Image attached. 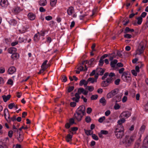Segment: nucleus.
Returning <instances> with one entry per match:
<instances>
[{"instance_id": "72a5a7b5", "label": "nucleus", "mask_w": 148, "mask_h": 148, "mask_svg": "<svg viewBox=\"0 0 148 148\" xmlns=\"http://www.w3.org/2000/svg\"><path fill=\"white\" fill-rule=\"evenodd\" d=\"M6 111L8 113V109L7 108H5L4 110V115L5 117V118L6 120L7 121L8 123H10V120H8L6 117V114L5 113V111Z\"/></svg>"}, {"instance_id": "8fccbe9b", "label": "nucleus", "mask_w": 148, "mask_h": 148, "mask_svg": "<svg viewBox=\"0 0 148 148\" xmlns=\"http://www.w3.org/2000/svg\"><path fill=\"white\" fill-rule=\"evenodd\" d=\"M92 138L94 139L95 140H97L99 139L98 136L95 134H92Z\"/></svg>"}, {"instance_id": "f03ea898", "label": "nucleus", "mask_w": 148, "mask_h": 148, "mask_svg": "<svg viewBox=\"0 0 148 148\" xmlns=\"http://www.w3.org/2000/svg\"><path fill=\"white\" fill-rule=\"evenodd\" d=\"M114 135L117 139H121L124 135V130L123 126L116 127L114 132Z\"/></svg>"}, {"instance_id": "f8f14e48", "label": "nucleus", "mask_w": 148, "mask_h": 148, "mask_svg": "<svg viewBox=\"0 0 148 148\" xmlns=\"http://www.w3.org/2000/svg\"><path fill=\"white\" fill-rule=\"evenodd\" d=\"M16 71V69L15 67L12 66L10 67L8 71V72L9 74H12L14 73Z\"/></svg>"}, {"instance_id": "2f4dec72", "label": "nucleus", "mask_w": 148, "mask_h": 148, "mask_svg": "<svg viewBox=\"0 0 148 148\" xmlns=\"http://www.w3.org/2000/svg\"><path fill=\"white\" fill-rule=\"evenodd\" d=\"M18 141L20 142H21L23 140V135L21 134H19V136L17 138Z\"/></svg>"}, {"instance_id": "c756f323", "label": "nucleus", "mask_w": 148, "mask_h": 148, "mask_svg": "<svg viewBox=\"0 0 148 148\" xmlns=\"http://www.w3.org/2000/svg\"><path fill=\"white\" fill-rule=\"evenodd\" d=\"M9 24L12 25H15L17 24V21L14 19H11L9 21Z\"/></svg>"}, {"instance_id": "052dcab7", "label": "nucleus", "mask_w": 148, "mask_h": 148, "mask_svg": "<svg viewBox=\"0 0 148 148\" xmlns=\"http://www.w3.org/2000/svg\"><path fill=\"white\" fill-rule=\"evenodd\" d=\"M76 103L74 102H71L70 103V106L73 107H74L76 106Z\"/></svg>"}, {"instance_id": "dca6fc26", "label": "nucleus", "mask_w": 148, "mask_h": 148, "mask_svg": "<svg viewBox=\"0 0 148 148\" xmlns=\"http://www.w3.org/2000/svg\"><path fill=\"white\" fill-rule=\"evenodd\" d=\"M16 50V49L13 47H10L8 49V52L9 53L12 54L15 53Z\"/></svg>"}, {"instance_id": "cd10ccee", "label": "nucleus", "mask_w": 148, "mask_h": 148, "mask_svg": "<svg viewBox=\"0 0 148 148\" xmlns=\"http://www.w3.org/2000/svg\"><path fill=\"white\" fill-rule=\"evenodd\" d=\"M119 91V89L118 88H116L112 90L110 92L113 97Z\"/></svg>"}, {"instance_id": "9d476101", "label": "nucleus", "mask_w": 148, "mask_h": 148, "mask_svg": "<svg viewBox=\"0 0 148 148\" xmlns=\"http://www.w3.org/2000/svg\"><path fill=\"white\" fill-rule=\"evenodd\" d=\"M105 72V70L100 68H97L96 69V74H98V77L99 75H102Z\"/></svg>"}, {"instance_id": "5701e85b", "label": "nucleus", "mask_w": 148, "mask_h": 148, "mask_svg": "<svg viewBox=\"0 0 148 148\" xmlns=\"http://www.w3.org/2000/svg\"><path fill=\"white\" fill-rule=\"evenodd\" d=\"M19 57V54L16 52L13 54H12L11 56V58L13 59H18Z\"/></svg>"}, {"instance_id": "1a4fd4ad", "label": "nucleus", "mask_w": 148, "mask_h": 148, "mask_svg": "<svg viewBox=\"0 0 148 148\" xmlns=\"http://www.w3.org/2000/svg\"><path fill=\"white\" fill-rule=\"evenodd\" d=\"M116 97L118 98V99H116V103L114 106V108L116 110H117L119 109L120 108V106L117 103V102L120 100L121 97H120L119 95H117Z\"/></svg>"}, {"instance_id": "58836bf2", "label": "nucleus", "mask_w": 148, "mask_h": 148, "mask_svg": "<svg viewBox=\"0 0 148 148\" xmlns=\"http://www.w3.org/2000/svg\"><path fill=\"white\" fill-rule=\"evenodd\" d=\"M87 123H89L91 121V119L90 116H87L85 119Z\"/></svg>"}, {"instance_id": "a18cd8bd", "label": "nucleus", "mask_w": 148, "mask_h": 148, "mask_svg": "<svg viewBox=\"0 0 148 148\" xmlns=\"http://www.w3.org/2000/svg\"><path fill=\"white\" fill-rule=\"evenodd\" d=\"M8 108L10 109H12L14 106H15V103H14L10 104L8 105Z\"/></svg>"}, {"instance_id": "ddd939ff", "label": "nucleus", "mask_w": 148, "mask_h": 148, "mask_svg": "<svg viewBox=\"0 0 148 148\" xmlns=\"http://www.w3.org/2000/svg\"><path fill=\"white\" fill-rule=\"evenodd\" d=\"M125 121V120L124 118H121V119L118 121L117 123L118 124V125H117L116 127H121V126H123L122 124L124 123Z\"/></svg>"}, {"instance_id": "f257e3e1", "label": "nucleus", "mask_w": 148, "mask_h": 148, "mask_svg": "<svg viewBox=\"0 0 148 148\" xmlns=\"http://www.w3.org/2000/svg\"><path fill=\"white\" fill-rule=\"evenodd\" d=\"M135 138V137L134 136H126L121 141V142L126 147H130L133 144Z\"/></svg>"}, {"instance_id": "13d9d810", "label": "nucleus", "mask_w": 148, "mask_h": 148, "mask_svg": "<svg viewBox=\"0 0 148 148\" xmlns=\"http://www.w3.org/2000/svg\"><path fill=\"white\" fill-rule=\"evenodd\" d=\"M7 83L8 84L12 85L13 84V81L12 79H10L8 80Z\"/></svg>"}, {"instance_id": "bf43d9fd", "label": "nucleus", "mask_w": 148, "mask_h": 148, "mask_svg": "<svg viewBox=\"0 0 148 148\" xmlns=\"http://www.w3.org/2000/svg\"><path fill=\"white\" fill-rule=\"evenodd\" d=\"M132 74L134 76H136L137 75V72L134 70H132L131 71Z\"/></svg>"}, {"instance_id": "774afa93", "label": "nucleus", "mask_w": 148, "mask_h": 148, "mask_svg": "<svg viewBox=\"0 0 148 148\" xmlns=\"http://www.w3.org/2000/svg\"><path fill=\"white\" fill-rule=\"evenodd\" d=\"M145 111L148 112V101L145 106Z\"/></svg>"}, {"instance_id": "423d86ee", "label": "nucleus", "mask_w": 148, "mask_h": 148, "mask_svg": "<svg viewBox=\"0 0 148 148\" xmlns=\"http://www.w3.org/2000/svg\"><path fill=\"white\" fill-rule=\"evenodd\" d=\"M113 79L112 77L108 78L106 81H103L101 83V86L103 87H106L108 85L109 83L112 82Z\"/></svg>"}, {"instance_id": "c85d7f7f", "label": "nucleus", "mask_w": 148, "mask_h": 148, "mask_svg": "<svg viewBox=\"0 0 148 148\" xmlns=\"http://www.w3.org/2000/svg\"><path fill=\"white\" fill-rule=\"evenodd\" d=\"M85 133L88 136L91 135L93 134V131L91 130H86L84 129Z\"/></svg>"}, {"instance_id": "09e8293b", "label": "nucleus", "mask_w": 148, "mask_h": 148, "mask_svg": "<svg viewBox=\"0 0 148 148\" xmlns=\"http://www.w3.org/2000/svg\"><path fill=\"white\" fill-rule=\"evenodd\" d=\"M105 119V117L104 116H103L102 117H100L98 121L99 122L101 123L103 122V121Z\"/></svg>"}, {"instance_id": "a19ab883", "label": "nucleus", "mask_w": 148, "mask_h": 148, "mask_svg": "<svg viewBox=\"0 0 148 148\" xmlns=\"http://www.w3.org/2000/svg\"><path fill=\"white\" fill-rule=\"evenodd\" d=\"M86 89H87L90 92L92 91L94 89V87L92 86H88L86 88Z\"/></svg>"}, {"instance_id": "49530a36", "label": "nucleus", "mask_w": 148, "mask_h": 148, "mask_svg": "<svg viewBox=\"0 0 148 148\" xmlns=\"http://www.w3.org/2000/svg\"><path fill=\"white\" fill-rule=\"evenodd\" d=\"M48 62V61L47 60H45L42 63V66L41 68H46V66H45L47 65V63Z\"/></svg>"}, {"instance_id": "4468645a", "label": "nucleus", "mask_w": 148, "mask_h": 148, "mask_svg": "<svg viewBox=\"0 0 148 148\" xmlns=\"http://www.w3.org/2000/svg\"><path fill=\"white\" fill-rule=\"evenodd\" d=\"M8 4L7 0H1L0 3L1 5L3 7H6Z\"/></svg>"}, {"instance_id": "e433bc0d", "label": "nucleus", "mask_w": 148, "mask_h": 148, "mask_svg": "<svg viewBox=\"0 0 148 148\" xmlns=\"http://www.w3.org/2000/svg\"><path fill=\"white\" fill-rule=\"evenodd\" d=\"M38 33L36 34L34 37V40L35 42H37L38 41L39 39V37H38Z\"/></svg>"}, {"instance_id": "2eb2a0df", "label": "nucleus", "mask_w": 148, "mask_h": 148, "mask_svg": "<svg viewBox=\"0 0 148 148\" xmlns=\"http://www.w3.org/2000/svg\"><path fill=\"white\" fill-rule=\"evenodd\" d=\"M143 147L145 148L148 147V135L145 138L143 142Z\"/></svg>"}, {"instance_id": "4c0bfd02", "label": "nucleus", "mask_w": 148, "mask_h": 148, "mask_svg": "<svg viewBox=\"0 0 148 148\" xmlns=\"http://www.w3.org/2000/svg\"><path fill=\"white\" fill-rule=\"evenodd\" d=\"M57 0H51L50 5L52 6H54L56 4Z\"/></svg>"}, {"instance_id": "5fc2aeb1", "label": "nucleus", "mask_w": 148, "mask_h": 148, "mask_svg": "<svg viewBox=\"0 0 148 148\" xmlns=\"http://www.w3.org/2000/svg\"><path fill=\"white\" fill-rule=\"evenodd\" d=\"M42 69L40 70L39 72L38 73V74H40L43 73V72L47 68H41Z\"/></svg>"}, {"instance_id": "6ab92c4d", "label": "nucleus", "mask_w": 148, "mask_h": 148, "mask_svg": "<svg viewBox=\"0 0 148 148\" xmlns=\"http://www.w3.org/2000/svg\"><path fill=\"white\" fill-rule=\"evenodd\" d=\"M11 95H8L7 96L3 95L2 96V97L4 102H6L7 101L9 100L11 97Z\"/></svg>"}, {"instance_id": "20e7f679", "label": "nucleus", "mask_w": 148, "mask_h": 148, "mask_svg": "<svg viewBox=\"0 0 148 148\" xmlns=\"http://www.w3.org/2000/svg\"><path fill=\"white\" fill-rule=\"evenodd\" d=\"M121 77L123 81L127 82L131 79L130 73L128 71L124 72L122 74Z\"/></svg>"}, {"instance_id": "3c124183", "label": "nucleus", "mask_w": 148, "mask_h": 148, "mask_svg": "<svg viewBox=\"0 0 148 148\" xmlns=\"http://www.w3.org/2000/svg\"><path fill=\"white\" fill-rule=\"evenodd\" d=\"M13 134V131L12 130H10L8 132V136L10 138H11Z\"/></svg>"}, {"instance_id": "603ef678", "label": "nucleus", "mask_w": 148, "mask_h": 148, "mask_svg": "<svg viewBox=\"0 0 148 148\" xmlns=\"http://www.w3.org/2000/svg\"><path fill=\"white\" fill-rule=\"evenodd\" d=\"M120 82V79H118L114 81V84L116 85H118L119 84Z\"/></svg>"}, {"instance_id": "f3484780", "label": "nucleus", "mask_w": 148, "mask_h": 148, "mask_svg": "<svg viewBox=\"0 0 148 148\" xmlns=\"http://www.w3.org/2000/svg\"><path fill=\"white\" fill-rule=\"evenodd\" d=\"M28 18L31 20H33L35 19L36 15L32 13H29L28 14Z\"/></svg>"}, {"instance_id": "e2e57ef3", "label": "nucleus", "mask_w": 148, "mask_h": 148, "mask_svg": "<svg viewBox=\"0 0 148 148\" xmlns=\"http://www.w3.org/2000/svg\"><path fill=\"white\" fill-rule=\"evenodd\" d=\"M112 97H113V96L110 92L108 93L107 95V97L108 99L111 98Z\"/></svg>"}, {"instance_id": "c03bdc74", "label": "nucleus", "mask_w": 148, "mask_h": 148, "mask_svg": "<svg viewBox=\"0 0 148 148\" xmlns=\"http://www.w3.org/2000/svg\"><path fill=\"white\" fill-rule=\"evenodd\" d=\"M74 87L73 86H69L68 89V92H71L74 89Z\"/></svg>"}, {"instance_id": "bb28decb", "label": "nucleus", "mask_w": 148, "mask_h": 148, "mask_svg": "<svg viewBox=\"0 0 148 148\" xmlns=\"http://www.w3.org/2000/svg\"><path fill=\"white\" fill-rule=\"evenodd\" d=\"M75 97H73L71 99L73 101H75L76 102H78L79 101L80 96L76 95L75 94Z\"/></svg>"}, {"instance_id": "393cba45", "label": "nucleus", "mask_w": 148, "mask_h": 148, "mask_svg": "<svg viewBox=\"0 0 148 148\" xmlns=\"http://www.w3.org/2000/svg\"><path fill=\"white\" fill-rule=\"evenodd\" d=\"M84 89L82 88H80L78 89L77 92L75 93L76 95L78 96H80L79 95L82 93L83 91H84Z\"/></svg>"}, {"instance_id": "864d4df0", "label": "nucleus", "mask_w": 148, "mask_h": 148, "mask_svg": "<svg viewBox=\"0 0 148 148\" xmlns=\"http://www.w3.org/2000/svg\"><path fill=\"white\" fill-rule=\"evenodd\" d=\"M108 75V72L106 73L101 78L102 80H104L107 77Z\"/></svg>"}, {"instance_id": "aec40b11", "label": "nucleus", "mask_w": 148, "mask_h": 148, "mask_svg": "<svg viewBox=\"0 0 148 148\" xmlns=\"http://www.w3.org/2000/svg\"><path fill=\"white\" fill-rule=\"evenodd\" d=\"M73 8L72 6H70L68 8L67 10V13L69 15H71L73 13Z\"/></svg>"}, {"instance_id": "412c9836", "label": "nucleus", "mask_w": 148, "mask_h": 148, "mask_svg": "<svg viewBox=\"0 0 148 148\" xmlns=\"http://www.w3.org/2000/svg\"><path fill=\"white\" fill-rule=\"evenodd\" d=\"M99 102L102 104L103 106H105L106 104V101L104 97H102L100 99Z\"/></svg>"}, {"instance_id": "680f3d73", "label": "nucleus", "mask_w": 148, "mask_h": 148, "mask_svg": "<svg viewBox=\"0 0 148 148\" xmlns=\"http://www.w3.org/2000/svg\"><path fill=\"white\" fill-rule=\"evenodd\" d=\"M101 133L103 134L106 135L108 134V132L106 130H101Z\"/></svg>"}, {"instance_id": "9b49d317", "label": "nucleus", "mask_w": 148, "mask_h": 148, "mask_svg": "<svg viewBox=\"0 0 148 148\" xmlns=\"http://www.w3.org/2000/svg\"><path fill=\"white\" fill-rule=\"evenodd\" d=\"M98 74H95V78L94 79L92 77H90L88 79V81L92 83H93L94 82H97V79L98 78Z\"/></svg>"}, {"instance_id": "de8ad7c7", "label": "nucleus", "mask_w": 148, "mask_h": 148, "mask_svg": "<svg viewBox=\"0 0 148 148\" xmlns=\"http://www.w3.org/2000/svg\"><path fill=\"white\" fill-rule=\"evenodd\" d=\"M124 36L125 38H130L132 37V35L129 34H126L124 35Z\"/></svg>"}, {"instance_id": "473e14b6", "label": "nucleus", "mask_w": 148, "mask_h": 148, "mask_svg": "<svg viewBox=\"0 0 148 148\" xmlns=\"http://www.w3.org/2000/svg\"><path fill=\"white\" fill-rule=\"evenodd\" d=\"M134 148H141V146L140 145V141H137L135 143Z\"/></svg>"}, {"instance_id": "ea45409f", "label": "nucleus", "mask_w": 148, "mask_h": 148, "mask_svg": "<svg viewBox=\"0 0 148 148\" xmlns=\"http://www.w3.org/2000/svg\"><path fill=\"white\" fill-rule=\"evenodd\" d=\"M98 97V96L97 95H92L90 97V99L92 100H96Z\"/></svg>"}, {"instance_id": "7c9ffc66", "label": "nucleus", "mask_w": 148, "mask_h": 148, "mask_svg": "<svg viewBox=\"0 0 148 148\" xmlns=\"http://www.w3.org/2000/svg\"><path fill=\"white\" fill-rule=\"evenodd\" d=\"M125 33H129L130 32H134V29H130L129 27H126L125 29Z\"/></svg>"}, {"instance_id": "0eeeda50", "label": "nucleus", "mask_w": 148, "mask_h": 148, "mask_svg": "<svg viewBox=\"0 0 148 148\" xmlns=\"http://www.w3.org/2000/svg\"><path fill=\"white\" fill-rule=\"evenodd\" d=\"M131 113L128 111L123 112L119 116L120 118H127L131 116Z\"/></svg>"}, {"instance_id": "37998d69", "label": "nucleus", "mask_w": 148, "mask_h": 148, "mask_svg": "<svg viewBox=\"0 0 148 148\" xmlns=\"http://www.w3.org/2000/svg\"><path fill=\"white\" fill-rule=\"evenodd\" d=\"M104 63V60L103 59L101 58H100V60L99 61V65L100 66H103Z\"/></svg>"}, {"instance_id": "6e6d98bb", "label": "nucleus", "mask_w": 148, "mask_h": 148, "mask_svg": "<svg viewBox=\"0 0 148 148\" xmlns=\"http://www.w3.org/2000/svg\"><path fill=\"white\" fill-rule=\"evenodd\" d=\"M52 17L50 16H48L45 17V19L47 21H49L51 20Z\"/></svg>"}, {"instance_id": "79ce46f5", "label": "nucleus", "mask_w": 148, "mask_h": 148, "mask_svg": "<svg viewBox=\"0 0 148 148\" xmlns=\"http://www.w3.org/2000/svg\"><path fill=\"white\" fill-rule=\"evenodd\" d=\"M74 118H71L70 119H69V124H70L71 125L74 123L75 124V122H74Z\"/></svg>"}, {"instance_id": "a211bd4d", "label": "nucleus", "mask_w": 148, "mask_h": 148, "mask_svg": "<svg viewBox=\"0 0 148 148\" xmlns=\"http://www.w3.org/2000/svg\"><path fill=\"white\" fill-rule=\"evenodd\" d=\"M72 137L73 135H71L70 134H68L65 137L66 141L67 142H69L70 141H71Z\"/></svg>"}, {"instance_id": "4be33fe9", "label": "nucleus", "mask_w": 148, "mask_h": 148, "mask_svg": "<svg viewBox=\"0 0 148 148\" xmlns=\"http://www.w3.org/2000/svg\"><path fill=\"white\" fill-rule=\"evenodd\" d=\"M21 11V9L19 7H16L14 8L12 10V12L15 14H17Z\"/></svg>"}, {"instance_id": "f704fd0d", "label": "nucleus", "mask_w": 148, "mask_h": 148, "mask_svg": "<svg viewBox=\"0 0 148 148\" xmlns=\"http://www.w3.org/2000/svg\"><path fill=\"white\" fill-rule=\"evenodd\" d=\"M61 80L63 82H65L67 81V78L66 76L65 75H63L62 76Z\"/></svg>"}, {"instance_id": "b1692460", "label": "nucleus", "mask_w": 148, "mask_h": 148, "mask_svg": "<svg viewBox=\"0 0 148 148\" xmlns=\"http://www.w3.org/2000/svg\"><path fill=\"white\" fill-rule=\"evenodd\" d=\"M117 62L118 60H114L113 61H111L110 63V65L111 67L112 68L115 67Z\"/></svg>"}, {"instance_id": "0e129e2a", "label": "nucleus", "mask_w": 148, "mask_h": 148, "mask_svg": "<svg viewBox=\"0 0 148 148\" xmlns=\"http://www.w3.org/2000/svg\"><path fill=\"white\" fill-rule=\"evenodd\" d=\"M92 109L91 108H88L87 109V113L88 114H90L91 113Z\"/></svg>"}, {"instance_id": "69168bd1", "label": "nucleus", "mask_w": 148, "mask_h": 148, "mask_svg": "<svg viewBox=\"0 0 148 148\" xmlns=\"http://www.w3.org/2000/svg\"><path fill=\"white\" fill-rule=\"evenodd\" d=\"M125 69L123 68H121L119 70V73L120 74H123L124 72V71Z\"/></svg>"}, {"instance_id": "a878e982", "label": "nucleus", "mask_w": 148, "mask_h": 148, "mask_svg": "<svg viewBox=\"0 0 148 148\" xmlns=\"http://www.w3.org/2000/svg\"><path fill=\"white\" fill-rule=\"evenodd\" d=\"M47 2L46 0H40L39 2V4L40 6H44L47 4Z\"/></svg>"}, {"instance_id": "338daca9", "label": "nucleus", "mask_w": 148, "mask_h": 148, "mask_svg": "<svg viewBox=\"0 0 148 148\" xmlns=\"http://www.w3.org/2000/svg\"><path fill=\"white\" fill-rule=\"evenodd\" d=\"M127 100V97L126 96H124L122 99V101L123 103H125L126 101Z\"/></svg>"}, {"instance_id": "7ed1b4c3", "label": "nucleus", "mask_w": 148, "mask_h": 148, "mask_svg": "<svg viewBox=\"0 0 148 148\" xmlns=\"http://www.w3.org/2000/svg\"><path fill=\"white\" fill-rule=\"evenodd\" d=\"M145 46L146 44L145 42L143 41H141L138 46L137 49L136 51V54L140 55L143 53L145 49Z\"/></svg>"}, {"instance_id": "6e6552de", "label": "nucleus", "mask_w": 148, "mask_h": 148, "mask_svg": "<svg viewBox=\"0 0 148 148\" xmlns=\"http://www.w3.org/2000/svg\"><path fill=\"white\" fill-rule=\"evenodd\" d=\"M75 111L84 114L85 111V107L83 105L77 108Z\"/></svg>"}, {"instance_id": "4d7b16f0", "label": "nucleus", "mask_w": 148, "mask_h": 148, "mask_svg": "<svg viewBox=\"0 0 148 148\" xmlns=\"http://www.w3.org/2000/svg\"><path fill=\"white\" fill-rule=\"evenodd\" d=\"M85 82V80L82 79L79 82V85L80 86H82L83 85H84V82Z\"/></svg>"}, {"instance_id": "c9c22d12", "label": "nucleus", "mask_w": 148, "mask_h": 148, "mask_svg": "<svg viewBox=\"0 0 148 148\" xmlns=\"http://www.w3.org/2000/svg\"><path fill=\"white\" fill-rule=\"evenodd\" d=\"M138 20L137 24L138 25H140L142 22L143 18L141 17H139L137 18Z\"/></svg>"}, {"instance_id": "39448f33", "label": "nucleus", "mask_w": 148, "mask_h": 148, "mask_svg": "<svg viewBox=\"0 0 148 148\" xmlns=\"http://www.w3.org/2000/svg\"><path fill=\"white\" fill-rule=\"evenodd\" d=\"M84 115V114H82V113L75 111L73 117L75 119L77 120L78 122H79L82 120Z\"/></svg>"}]
</instances>
